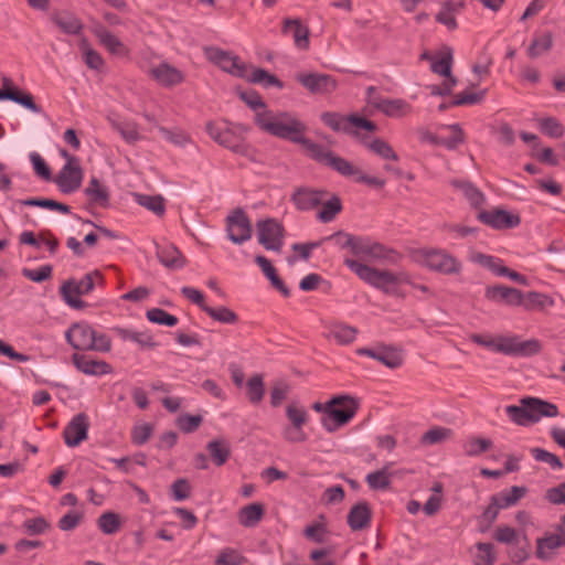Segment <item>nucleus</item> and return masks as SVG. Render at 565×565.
Masks as SVG:
<instances>
[{
  "label": "nucleus",
  "mask_w": 565,
  "mask_h": 565,
  "mask_svg": "<svg viewBox=\"0 0 565 565\" xmlns=\"http://www.w3.org/2000/svg\"><path fill=\"white\" fill-rule=\"evenodd\" d=\"M257 120L264 131L271 136L302 145L315 159L323 161L342 175L354 177L358 173V169L349 161L324 151L320 146L305 138L306 126L294 115L274 116L263 114L259 115Z\"/></svg>",
  "instance_id": "1"
},
{
  "label": "nucleus",
  "mask_w": 565,
  "mask_h": 565,
  "mask_svg": "<svg viewBox=\"0 0 565 565\" xmlns=\"http://www.w3.org/2000/svg\"><path fill=\"white\" fill-rule=\"evenodd\" d=\"M343 262L365 284L391 296L405 297L403 287L405 284H412V278L406 271L381 270L349 257Z\"/></svg>",
  "instance_id": "2"
},
{
  "label": "nucleus",
  "mask_w": 565,
  "mask_h": 565,
  "mask_svg": "<svg viewBox=\"0 0 565 565\" xmlns=\"http://www.w3.org/2000/svg\"><path fill=\"white\" fill-rule=\"evenodd\" d=\"M209 136L232 152L254 160L255 149L246 141L248 128L227 121H211L206 125Z\"/></svg>",
  "instance_id": "3"
},
{
  "label": "nucleus",
  "mask_w": 565,
  "mask_h": 565,
  "mask_svg": "<svg viewBox=\"0 0 565 565\" xmlns=\"http://www.w3.org/2000/svg\"><path fill=\"white\" fill-rule=\"evenodd\" d=\"M470 340L495 353L527 356L540 351L536 340L520 341L518 337H494L491 334H471Z\"/></svg>",
  "instance_id": "4"
},
{
  "label": "nucleus",
  "mask_w": 565,
  "mask_h": 565,
  "mask_svg": "<svg viewBox=\"0 0 565 565\" xmlns=\"http://www.w3.org/2000/svg\"><path fill=\"white\" fill-rule=\"evenodd\" d=\"M413 259L420 266L445 275L458 274L461 270V263L444 249H417L413 253Z\"/></svg>",
  "instance_id": "5"
},
{
  "label": "nucleus",
  "mask_w": 565,
  "mask_h": 565,
  "mask_svg": "<svg viewBox=\"0 0 565 565\" xmlns=\"http://www.w3.org/2000/svg\"><path fill=\"white\" fill-rule=\"evenodd\" d=\"M342 247L349 248L358 257H366L373 260H393L395 252L383 244L369 237H359L343 234Z\"/></svg>",
  "instance_id": "6"
},
{
  "label": "nucleus",
  "mask_w": 565,
  "mask_h": 565,
  "mask_svg": "<svg viewBox=\"0 0 565 565\" xmlns=\"http://www.w3.org/2000/svg\"><path fill=\"white\" fill-rule=\"evenodd\" d=\"M358 405L350 396H337L329 401V414L321 419L323 428L333 433L348 424L355 415Z\"/></svg>",
  "instance_id": "7"
},
{
  "label": "nucleus",
  "mask_w": 565,
  "mask_h": 565,
  "mask_svg": "<svg viewBox=\"0 0 565 565\" xmlns=\"http://www.w3.org/2000/svg\"><path fill=\"white\" fill-rule=\"evenodd\" d=\"M286 417L289 424L282 428L284 439L289 443L306 441L308 435L305 431V426L309 422V413L306 407L292 402L286 407Z\"/></svg>",
  "instance_id": "8"
},
{
  "label": "nucleus",
  "mask_w": 565,
  "mask_h": 565,
  "mask_svg": "<svg viewBox=\"0 0 565 565\" xmlns=\"http://www.w3.org/2000/svg\"><path fill=\"white\" fill-rule=\"evenodd\" d=\"M95 278L100 279L97 271L87 274L78 280L70 279L65 281L60 288V294L65 303L74 309L84 308L85 302L81 299V296L87 295L94 289Z\"/></svg>",
  "instance_id": "9"
},
{
  "label": "nucleus",
  "mask_w": 565,
  "mask_h": 565,
  "mask_svg": "<svg viewBox=\"0 0 565 565\" xmlns=\"http://www.w3.org/2000/svg\"><path fill=\"white\" fill-rule=\"evenodd\" d=\"M366 102L369 106L377 109L390 118L399 119L411 115L413 111L411 103L402 98L381 97L373 86L366 88Z\"/></svg>",
  "instance_id": "10"
},
{
  "label": "nucleus",
  "mask_w": 565,
  "mask_h": 565,
  "mask_svg": "<svg viewBox=\"0 0 565 565\" xmlns=\"http://www.w3.org/2000/svg\"><path fill=\"white\" fill-rule=\"evenodd\" d=\"M323 122L335 131H343L349 135L358 136L360 130L375 131L376 125L359 115L348 117L338 114H324Z\"/></svg>",
  "instance_id": "11"
},
{
  "label": "nucleus",
  "mask_w": 565,
  "mask_h": 565,
  "mask_svg": "<svg viewBox=\"0 0 565 565\" xmlns=\"http://www.w3.org/2000/svg\"><path fill=\"white\" fill-rule=\"evenodd\" d=\"M452 50L445 46L435 57H431L430 70L445 77L441 88L434 89V94L447 95L456 86L457 79L451 75Z\"/></svg>",
  "instance_id": "12"
},
{
  "label": "nucleus",
  "mask_w": 565,
  "mask_h": 565,
  "mask_svg": "<svg viewBox=\"0 0 565 565\" xmlns=\"http://www.w3.org/2000/svg\"><path fill=\"white\" fill-rule=\"evenodd\" d=\"M258 242L267 250L279 252L284 245V227L274 220H260L256 224Z\"/></svg>",
  "instance_id": "13"
},
{
  "label": "nucleus",
  "mask_w": 565,
  "mask_h": 565,
  "mask_svg": "<svg viewBox=\"0 0 565 565\" xmlns=\"http://www.w3.org/2000/svg\"><path fill=\"white\" fill-rule=\"evenodd\" d=\"M226 232L234 244H243L252 237V224L247 215L237 210L227 216Z\"/></svg>",
  "instance_id": "14"
},
{
  "label": "nucleus",
  "mask_w": 565,
  "mask_h": 565,
  "mask_svg": "<svg viewBox=\"0 0 565 565\" xmlns=\"http://www.w3.org/2000/svg\"><path fill=\"white\" fill-rule=\"evenodd\" d=\"M205 56L225 72L239 77L246 75V66L236 55L216 47H207L205 49Z\"/></svg>",
  "instance_id": "15"
},
{
  "label": "nucleus",
  "mask_w": 565,
  "mask_h": 565,
  "mask_svg": "<svg viewBox=\"0 0 565 565\" xmlns=\"http://www.w3.org/2000/svg\"><path fill=\"white\" fill-rule=\"evenodd\" d=\"M84 171L81 164H63L57 175L55 183L58 190L64 194H70L77 191L83 182Z\"/></svg>",
  "instance_id": "16"
},
{
  "label": "nucleus",
  "mask_w": 565,
  "mask_h": 565,
  "mask_svg": "<svg viewBox=\"0 0 565 565\" xmlns=\"http://www.w3.org/2000/svg\"><path fill=\"white\" fill-rule=\"evenodd\" d=\"M478 220L495 230L513 228L520 224L516 214L500 209L482 211L478 214Z\"/></svg>",
  "instance_id": "17"
},
{
  "label": "nucleus",
  "mask_w": 565,
  "mask_h": 565,
  "mask_svg": "<svg viewBox=\"0 0 565 565\" xmlns=\"http://www.w3.org/2000/svg\"><path fill=\"white\" fill-rule=\"evenodd\" d=\"M94 328L87 322L73 323L65 332L67 342L76 350H89Z\"/></svg>",
  "instance_id": "18"
},
{
  "label": "nucleus",
  "mask_w": 565,
  "mask_h": 565,
  "mask_svg": "<svg viewBox=\"0 0 565 565\" xmlns=\"http://www.w3.org/2000/svg\"><path fill=\"white\" fill-rule=\"evenodd\" d=\"M88 420L85 414L74 416L64 429V440L68 447H76L87 438Z\"/></svg>",
  "instance_id": "19"
},
{
  "label": "nucleus",
  "mask_w": 565,
  "mask_h": 565,
  "mask_svg": "<svg viewBox=\"0 0 565 565\" xmlns=\"http://www.w3.org/2000/svg\"><path fill=\"white\" fill-rule=\"evenodd\" d=\"M297 81L315 94L329 93L335 88V81L326 74L302 73L297 75Z\"/></svg>",
  "instance_id": "20"
},
{
  "label": "nucleus",
  "mask_w": 565,
  "mask_h": 565,
  "mask_svg": "<svg viewBox=\"0 0 565 565\" xmlns=\"http://www.w3.org/2000/svg\"><path fill=\"white\" fill-rule=\"evenodd\" d=\"M521 404L526 405L530 424L536 423L543 417H556L558 415V408L555 404L536 397L522 398Z\"/></svg>",
  "instance_id": "21"
},
{
  "label": "nucleus",
  "mask_w": 565,
  "mask_h": 565,
  "mask_svg": "<svg viewBox=\"0 0 565 565\" xmlns=\"http://www.w3.org/2000/svg\"><path fill=\"white\" fill-rule=\"evenodd\" d=\"M522 291L502 285L490 286L486 289V298L490 301L518 307L522 301Z\"/></svg>",
  "instance_id": "22"
},
{
  "label": "nucleus",
  "mask_w": 565,
  "mask_h": 565,
  "mask_svg": "<svg viewBox=\"0 0 565 565\" xmlns=\"http://www.w3.org/2000/svg\"><path fill=\"white\" fill-rule=\"evenodd\" d=\"M93 33L98 39L99 43L113 55L125 56L128 53L127 46L121 40L111 31L103 25H96Z\"/></svg>",
  "instance_id": "23"
},
{
  "label": "nucleus",
  "mask_w": 565,
  "mask_h": 565,
  "mask_svg": "<svg viewBox=\"0 0 565 565\" xmlns=\"http://www.w3.org/2000/svg\"><path fill=\"white\" fill-rule=\"evenodd\" d=\"M74 365L86 375L100 376L111 373V366L102 360L90 359L86 355L74 354Z\"/></svg>",
  "instance_id": "24"
},
{
  "label": "nucleus",
  "mask_w": 565,
  "mask_h": 565,
  "mask_svg": "<svg viewBox=\"0 0 565 565\" xmlns=\"http://www.w3.org/2000/svg\"><path fill=\"white\" fill-rule=\"evenodd\" d=\"M149 74L153 79L163 86L178 85L183 81L182 72L164 62L151 67L149 70Z\"/></svg>",
  "instance_id": "25"
},
{
  "label": "nucleus",
  "mask_w": 565,
  "mask_h": 565,
  "mask_svg": "<svg viewBox=\"0 0 565 565\" xmlns=\"http://www.w3.org/2000/svg\"><path fill=\"white\" fill-rule=\"evenodd\" d=\"M326 199V192L315 189H299L292 194V201L297 209L307 211L316 207Z\"/></svg>",
  "instance_id": "26"
},
{
  "label": "nucleus",
  "mask_w": 565,
  "mask_h": 565,
  "mask_svg": "<svg viewBox=\"0 0 565 565\" xmlns=\"http://www.w3.org/2000/svg\"><path fill=\"white\" fill-rule=\"evenodd\" d=\"M282 33L291 34L294 43L299 50L309 47V30L298 19H286L282 25Z\"/></svg>",
  "instance_id": "27"
},
{
  "label": "nucleus",
  "mask_w": 565,
  "mask_h": 565,
  "mask_svg": "<svg viewBox=\"0 0 565 565\" xmlns=\"http://www.w3.org/2000/svg\"><path fill=\"white\" fill-rule=\"evenodd\" d=\"M563 544V539L558 534H548L536 541V556L542 561H548L554 557L558 547Z\"/></svg>",
  "instance_id": "28"
},
{
  "label": "nucleus",
  "mask_w": 565,
  "mask_h": 565,
  "mask_svg": "<svg viewBox=\"0 0 565 565\" xmlns=\"http://www.w3.org/2000/svg\"><path fill=\"white\" fill-rule=\"evenodd\" d=\"M117 335L124 341H130L141 348H150L154 345L152 334L148 330H136L126 328H114Z\"/></svg>",
  "instance_id": "29"
},
{
  "label": "nucleus",
  "mask_w": 565,
  "mask_h": 565,
  "mask_svg": "<svg viewBox=\"0 0 565 565\" xmlns=\"http://www.w3.org/2000/svg\"><path fill=\"white\" fill-rule=\"evenodd\" d=\"M157 256L160 263L167 268L180 269L184 266V258L173 245L158 246Z\"/></svg>",
  "instance_id": "30"
},
{
  "label": "nucleus",
  "mask_w": 565,
  "mask_h": 565,
  "mask_svg": "<svg viewBox=\"0 0 565 565\" xmlns=\"http://www.w3.org/2000/svg\"><path fill=\"white\" fill-rule=\"evenodd\" d=\"M525 488L513 486L509 490H503L491 495V499L500 510H504L515 505L518 501L525 495Z\"/></svg>",
  "instance_id": "31"
},
{
  "label": "nucleus",
  "mask_w": 565,
  "mask_h": 565,
  "mask_svg": "<svg viewBox=\"0 0 565 565\" xmlns=\"http://www.w3.org/2000/svg\"><path fill=\"white\" fill-rule=\"evenodd\" d=\"M358 330L341 322L331 323L328 327L327 337L339 344H349L356 338Z\"/></svg>",
  "instance_id": "32"
},
{
  "label": "nucleus",
  "mask_w": 565,
  "mask_h": 565,
  "mask_svg": "<svg viewBox=\"0 0 565 565\" xmlns=\"http://www.w3.org/2000/svg\"><path fill=\"white\" fill-rule=\"evenodd\" d=\"M371 511L365 502L351 508L348 514V524L353 531L362 530L370 524Z\"/></svg>",
  "instance_id": "33"
},
{
  "label": "nucleus",
  "mask_w": 565,
  "mask_h": 565,
  "mask_svg": "<svg viewBox=\"0 0 565 565\" xmlns=\"http://www.w3.org/2000/svg\"><path fill=\"white\" fill-rule=\"evenodd\" d=\"M52 20L66 34L78 35L83 31V23L71 12L55 13Z\"/></svg>",
  "instance_id": "34"
},
{
  "label": "nucleus",
  "mask_w": 565,
  "mask_h": 565,
  "mask_svg": "<svg viewBox=\"0 0 565 565\" xmlns=\"http://www.w3.org/2000/svg\"><path fill=\"white\" fill-rule=\"evenodd\" d=\"M521 298L523 302L520 303V307L527 311L543 310L554 306V300L550 296L536 291L522 292Z\"/></svg>",
  "instance_id": "35"
},
{
  "label": "nucleus",
  "mask_w": 565,
  "mask_h": 565,
  "mask_svg": "<svg viewBox=\"0 0 565 565\" xmlns=\"http://www.w3.org/2000/svg\"><path fill=\"white\" fill-rule=\"evenodd\" d=\"M451 185L462 193L471 206L479 207L483 204L484 195L472 183L465 180H452Z\"/></svg>",
  "instance_id": "36"
},
{
  "label": "nucleus",
  "mask_w": 565,
  "mask_h": 565,
  "mask_svg": "<svg viewBox=\"0 0 565 565\" xmlns=\"http://www.w3.org/2000/svg\"><path fill=\"white\" fill-rule=\"evenodd\" d=\"M84 193L93 203L99 204L102 206L108 203V189L96 177L90 178L87 186L84 190Z\"/></svg>",
  "instance_id": "37"
},
{
  "label": "nucleus",
  "mask_w": 565,
  "mask_h": 565,
  "mask_svg": "<svg viewBox=\"0 0 565 565\" xmlns=\"http://www.w3.org/2000/svg\"><path fill=\"white\" fill-rule=\"evenodd\" d=\"M468 259L471 263L477 264V265L490 270L495 276L500 275L501 269L504 265L503 262L498 257H494V256H491L488 254H483V253H479V252H475V250H471L469 253Z\"/></svg>",
  "instance_id": "38"
},
{
  "label": "nucleus",
  "mask_w": 565,
  "mask_h": 565,
  "mask_svg": "<svg viewBox=\"0 0 565 565\" xmlns=\"http://www.w3.org/2000/svg\"><path fill=\"white\" fill-rule=\"evenodd\" d=\"M459 6L454 1H446L441 4L440 10L436 14V21L445 25L448 30H456L458 26L457 14Z\"/></svg>",
  "instance_id": "39"
},
{
  "label": "nucleus",
  "mask_w": 565,
  "mask_h": 565,
  "mask_svg": "<svg viewBox=\"0 0 565 565\" xmlns=\"http://www.w3.org/2000/svg\"><path fill=\"white\" fill-rule=\"evenodd\" d=\"M533 120L537 122L540 130L551 138H562L565 134V128L555 117H539L534 116Z\"/></svg>",
  "instance_id": "40"
},
{
  "label": "nucleus",
  "mask_w": 565,
  "mask_h": 565,
  "mask_svg": "<svg viewBox=\"0 0 565 565\" xmlns=\"http://www.w3.org/2000/svg\"><path fill=\"white\" fill-rule=\"evenodd\" d=\"M12 100L32 113H40V107L33 102L30 94H23L17 89H0V100Z\"/></svg>",
  "instance_id": "41"
},
{
  "label": "nucleus",
  "mask_w": 565,
  "mask_h": 565,
  "mask_svg": "<svg viewBox=\"0 0 565 565\" xmlns=\"http://www.w3.org/2000/svg\"><path fill=\"white\" fill-rule=\"evenodd\" d=\"M264 515V508L260 503H252L242 508L238 512V521L246 527L255 526Z\"/></svg>",
  "instance_id": "42"
},
{
  "label": "nucleus",
  "mask_w": 565,
  "mask_h": 565,
  "mask_svg": "<svg viewBox=\"0 0 565 565\" xmlns=\"http://www.w3.org/2000/svg\"><path fill=\"white\" fill-rule=\"evenodd\" d=\"M241 97L250 108H253L255 110V124L262 130H264V129L260 127V125L258 124V120H257L259 115H263V114H270V115H274V116L291 115L290 113H286V111L274 113V111L267 109L265 107L264 103L262 102V98L256 93H253V92H250V93H242Z\"/></svg>",
  "instance_id": "43"
},
{
  "label": "nucleus",
  "mask_w": 565,
  "mask_h": 565,
  "mask_svg": "<svg viewBox=\"0 0 565 565\" xmlns=\"http://www.w3.org/2000/svg\"><path fill=\"white\" fill-rule=\"evenodd\" d=\"M439 138L444 146L454 149L463 142V132L458 124H452L440 128Z\"/></svg>",
  "instance_id": "44"
},
{
  "label": "nucleus",
  "mask_w": 565,
  "mask_h": 565,
  "mask_svg": "<svg viewBox=\"0 0 565 565\" xmlns=\"http://www.w3.org/2000/svg\"><path fill=\"white\" fill-rule=\"evenodd\" d=\"M256 264L260 267L264 275L270 280L271 285L277 288L284 296H289L288 288L284 285L281 279L277 276L276 269L270 262L264 256H256Z\"/></svg>",
  "instance_id": "45"
},
{
  "label": "nucleus",
  "mask_w": 565,
  "mask_h": 565,
  "mask_svg": "<svg viewBox=\"0 0 565 565\" xmlns=\"http://www.w3.org/2000/svg\"><path fill=\"white\" fill-rule=\"evenodd\" d=\"M364 146L374 154L379 156L383 160L397 161L398 156L392 148V146L383 139L375 138L370 141H365Z\"/></svg>",
  "instance_id": "46"
},
{
  "label": "nucleus",
  "mask_w": 565,
  "mask_h": 565,
  "mask_svg": "<svg viewBox=\"0 0 565 565\" xmlns=\"http://www.w3.org/2000/svg\"><path fill=\"white\" fill-rule=\"evenodd\" d=\"M206 448L216 466H223L230 458V445L225 439L212 440Z\"/></svg>",
  "instance_id": "47"
},
{
  "label": "nucleus",
  "mask_w": 565,
  "mask_h": 565,
  "mask_svg": "<svg viewBox=\"0 0 565 565\" xmlns=\"http://www.w3.org/2000/svg\"><path fill=\"white\" fill-rule=\"evenodd\" d=\"M246 395L252 404H259L265 396L263 375L254 374L246 382Z\"/></svg>",
  "instance_id": "48"
},
{
  "label": "nucleus",
  "mask_w": 565,
  "mask_h": 565,
  "mask_svg": "<svg viewBox=\"0 0 565 565\" xmlns=\"http://www.w3.org/2000/svg\"><path fill=\"white\" fill-rule=\"evenodd\" d=\"M97 525L104 534L111 535L119 531L121 526V520L117 513L107 511L99 515L97 519Z\"/></svg>",
  "instance_id": "49"
},
{
  "label": "nucleus",
  "mask_w": 565,
  "mask_h": 565,
  "mask_svg": "<svg viewBox=\"0 0 565 565\" xmlns=\"http://www.w3.org/2000/svg\"><path fill=\"white\" fill-rule=\"evenodd\" d=\"M553 45V35L551 32H545L533 39L531 45L527 49V55L531 58H536L543 53L551 50Z\"/></svg>",
  "instance_id": "50"
},
{
  "label": "nucleus",
  "mask_w": 565,
  "mask_h": 565,
  "mask_svg": "<svg viewBox=\"0 0 565 565\" xmlns=\"http://www.w3.org/2000/svg\"><path fill=\"white\" fill-rule=\"evenodd\" d=\"M392 473L388 471V467H384L380 470L370 472L365 480L369 487L373 490H384L390 487Z\"/></svg>",
  "instance_id": "51"
},
{
  "label": "nucleus",
  "mask_w": 565,
  "mask_h": 565,
  "mask_svg": "<svg viewBox=\"0 0 565 565\" xmlns=\"http://www.w3.org/2000/svg\"><path fill=\"white\" fill-rule=\"evenodd\" d=\"M492 447V441L482 437H469L465 440L462 448L466 455L476 457Z\"/></svg>",
  "instance_id": "52"
},
{
  "label": "nucleus",
  "mask_w": 565,
  "mask_h": 565,
  "mask_svg": "<svg viewBox=\"0 0 565 565\" xmlns=\"http://www.w3.org/2000/svg\"><path fill=\"white\" fill-rule=\"evenodd\" d=\"M79 49L83 53L85 64L89 68L98 71L103 67L104 60L102 55L89 46V43L86 39H82L79 43Z\"/></svg>",
  "instance_id": "53"
},
{
  "label": "nucleus",
  "mask_w": 565,
  "mask_h": 565,
  "mask_svg": "<svg viewBox=\"0 0 565 565\" xmlns=\"http://www.w3.org/2000/svg\"><path fill=\"white\" fill-rule=\"evenodd\" d=\"M494 559V546L491 543L476 544V552L473 554L475 565H493Z\"/></svg>",
  "instance_id": "54"
},
{
  "label": "nucleus",
  "mask_w": 565,
  "mask_h": 565,
  "mask_svg": "<svg viewBox=\"0 0 565 565\" xmlns=\"http://www.w3.org/2000/svg\"><path fill=\"white\" fill-rule=\"evenodd\" d=\"M22 205L25 206H38L43 209H49L53 211H57L62 214H68L71 209L68 205L60 203L57 201L51 199H26L21 201Z\"/></svg>",
  "instance_id": "55"
},
{
  "label": "nucleus",
  "mask_w": 565,
  "mask_h": 565,
  "mask_svg": "<svg viewBox=\"0 0 565 565\" xmlns=\"http://www.w3.org/2000/svg\"><path fill=\"white\" fill-rule=\"evenodd\" d=\"M322 203L317 216L323 223L331 222L342 209L341 201L338 196H332L327 201L323 200Z\"/></svg>",
  "instance_id": "56"
},
{
  "label": "nucleus",
  "mask_w": 565,
  "mask_h": 565,
  "mask_svg": "<svg viewBox=\"0 0 565 565\" xmlns=\"http://www.w3.org/2000/svg\"><path fill=\"white\" fill-rule=\"evenodd\" d=\"M137 202L157 215H162L166 211L164 200L160 195L138 194Z\"/></svg>",
  "instance_id": "57"
},
{
  "label": "nucleus",
  "mask_w": 565,
  "mask_h": 565,
  "mask_svg": "<svg viewBox=\"0 0 565 565\" xmlns=\"http://www.w3.org/2000/svg\"><path fill=\"white\" fill-rule=\"evenodd\" d=\"M205 312L215 321H218V322L225 323V324H233V323L237 322V320H238L237 315L233 310H231L227 307H223V306L217 307V308L207 306L205 308Z\"/></svg>",
  "instance_id": "58"
},
{
  "label": "nucleus",
  "mask_w": 565,
  "mask_h": 565,
  "mask_svg": "<svg viewBox=\"0 0 565 565\" xmlns=\"http://www.w3.org/2000/svg\"><path fill=\"white\" fill-rule=\"evenodd\" d=\"M375 360L391 369L397 367L402 364L401 353L392 348H379Z\"/></svg>",
  "instance_id": "59"
},
{
  "label": "nucleus",
  "mask_w": 565,
  "mask_h": 565,
  "mask_svg": "<svg viewBox=\"0 0 565 565\" xmlns=\"http://www.w3.org/2000/svg\"><path fill=\"white\" fill-rule=\"evenodd\" d=\"M146 317L150 322L160 326L174 327L178 323V318L175 316L170 315L160 308L149 309Z\"/></svg>",
  "instance_id": "60"
},
{
  "label": "nucleus",
  "mask_w": 565,
  "mask_h": 565,
  "mask_svg": "<svg viewBox=\"0 0 565 565\" xmlns=\"http://www.w3.org/2000/svg\"><path fill=\"white\" fill-rule=\"evenodd\" d=\"M245 562L242 553L235 548H223L215 559V565H242Z\"/></svg>",
  "instance_id": "61"
},
{
  "label": "nucleus",
  "mask_w": 565,
  "mask_h": 565,
  "mask_svg": "<svg viewBox=\"0 0 565 565\" xmlns=\"http://www.w3.org/2000/svg\"><path fill=\"white\" fill-rule=\"evenodd\" d=\"M505 413L509 418L516 425L526 426L530 424L526 405H508L505 407Z\"/></svg>",
  "instance_id": "62"
},
{
  "label": "nucleus",
  "mask_w": 565,
  "mask_h": 565,
  "mask_svg": "<svg viewBox=\"0 0 565 565\" xmlns=\"http://www.w3.org/2000/svg\"><path fill=\"white\" fill-rule=\"evenodd\" d=\"M24 531L30 535L45 533L50 529V523L43 516L26 519L22 524Z\"/></svg>",
  "instance_id": "63"
},
{
  "label": "nucleus",
  "mask_w": 565,
  "mask_h": 565,
  "mask_svg": "<svg viewBox=\"0 0 565 565\" xmlns=\"http://www.w3.org/2000/svg\"><path fill=\"white\" fill-rule=\"evenodd\" d=\"M203 422L201 415L184 414L178 417L177 425L185 434L195 431Z\"/></svg>",
  "instance_id": "64"
}]
</instances>
